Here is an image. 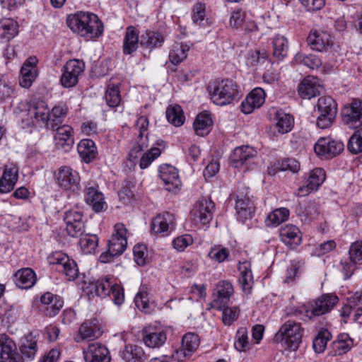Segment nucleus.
Wrapping results in <instances>:
<instances>
[{
  "instance_id": "obj_1",
  "label": "nucleus",
  "mask_w": 362,
  "mask_h": 362,
  "mask_svg": "<svg viewBox=\"0 0 362 362\" xmlns=\"http://www.w3.org/2000/svg\"><path fill=\"white\" fill-rule=\"evenodd\" d=\"M339 298L333 293H325L310 303V308L301 307L293 309L291 315L306 322L329 313L338 303Z\"/></svg>"
},
{
  "instance_id": "obj_2",
  "label": "nucleus",
  "mask_w": 362,
  "mask_h": 362,
  "mask_svg": "<svg viewBox=\"0 0 362 362\" xmlns=\"http://www.w3.org/2000/svg\"><path fill=\"white\" fill-rule=\"evenodd\" d=\"M211 101L218 105H226L238 98L236 83L232 79L216 80L208 86Z\"/></svg>"
},
{
  "instance_id": "obj_4",
  "label": "nucleus",
  "mask_w": 362,
  "mask_h": 362,
  "mask_svg": "<svg viewBox=\"0 0 362 362\" xmlns=\"http://www.w3.org/2000/svg\"><path fill=\"white\" fill-rule=\"evenodd\" d=\"M93 290L98 296L112 297L114 303L117 305H121L124 301V288L115 282L113 276H105L100 278L91 285V291Z\"/></svg>"
},
{
  "instance_id": "obj_58",
  "label": "nucleus",
  "mask_w": 362,
  "mask_h": 362,
  "mask_svg": "<svg viewBox=\"0 0 362 362\" xmlns=\"http://www.w3.org/2000/svg\"><path fill=\"white\" fill-rule=\"evenodd\" d=\"M18 24H0V40L9 42L18 34Z\"/></svg>"
},
{
  "instance_id": "obj_38",
  "label": "nucleus",
  "mask_w": 362,
  "mask_h": 362,
  "mask_svg": "<svg viewBox=\"0 0 362 362\" xmlns=\"http://www.w3.org/2000/svg\"><path fill=\"white\" fill-rule=\"evenodd\" d=\"M212 122L211 117L208 112L199 113L193 124L195 133L201 136L207 135L211 131Z\"/></svg>"
},
{
  "instance_id": "obj_17",
  "label": "nucleus",
  "mask_w": 362,
  "mask_h": 362,
  "mask_svg": "<svg viewBox=\"0 0 362 362\" xmlns=\"http://www.w3.org/2000/svg\"><path fill=\"white\" fill-rule=\"evenodd\" d=\"M307 40L311 49L317 52H326L332 45L331 35L320 30H311Z\"/></svg>"
},
{
  "instance_id": "obj_23",
  "label": "nucleus",
  "mask_w": 362,
  "mask_h": 362,
  "mask_svg": "<svg viewBox=\"0 0 362 362\" xmlns=\"http://www.w3.org/2000/svg\"><path fill=\"white\" fill-rule=\"evenodd\" d=\"M257 156V151L250 146L236 147L230 156V162L238 168L250 162Z\"/></svg>"
},
{
  "instance_id": "obj_45",
  "label": "nucleus",
  "mask_w": 362,
  "mask_h": 362,
  "mask_svg": "<svg viewBox=\"0 0 362 362\" xmlns=\"http://www.w3.org/2000/svg\"><path fill=\"white\" fill-rule=\"evenodd\" d=\"M165 115L168 121L175 127L182 126L185 120L182 109L179 105L169 106Z\"/></svg>"
},
{
  "instance_id": "obj_13",
  "label": "nucleus",
  "mask_w": 362,
  "mask_h": 362,
  "mask_svg": "<svg viewBox=\"0 0 362 362\" xmlns=\"http://www.w3.org/2000/svg\"><path fill=\"white\" fill-rule=\"evenodd\" d=\"M113 233L108 243V249L117 256L121 255L127 245V230L123 223L115 225Z\"/></svg>"
},
{
  "instance_id": "obj_61",
  "label": "nucleus",
  "mask_w": 362,
  "mask_h": 362,
  "mask_svg": "<svg viewBox=\"0 0 362 362\" xmlns=\"http://www.w3.org/2000/svg\"><path fill=\"white\" fill-rule=\"evenodd\" d=\"M351 340L347 335L341 336L332 343V347L335 355H341L350 349Z\"/></svg>"
},
{
  "instance_id": "obj_16",
  "label": "nucleus",
  "mask_w": 362,
  "mask_h": 362,
  "mask_svg": "<svg viewBox=\"0 0 362 362\" xmlns=\"http://www.w3.org/2000/svg\"><path fill=\"white\" fill-rule=\"evenodd\" d=\"M38 59L36 57H28L21 69L20 85L25 88L31 86L37 76V64Z\"/></svg>"
},
{
  "instance_id": "obj_43",
  "label": "nucleus",
  "mask_w": 362,
  "mask_h": 362,
  "mask_svg": "<svg viewBox=\"0 0 362 362\" xmlns=\"http://www.w3.org/2000/svg\"><path fill=\"white\" fill-rule=\"evenodd\" d=\"M189 49L190 46L187 44L175 45L169 53L170 62L175 65L179 64L187 58Z\"/></svg>"
},
{
  "instance_id": "obj_30",
  "label": "nucleus",
  "mask_w": 362,
  "mask_h": 362,
  "mask_svg": "<svg viewBox=\"0 0 362 362\" xmlns=\"http://www.w3.org/2000/svg\"><path fill=\"white\" fill-rule=\"evenodd\" d=\"M156 145L157 146H153L151 149L146 153L143 152L139 155V158L137 162H139V166L141 169H146L151 163L157 158L161 153V152L165 148V143L163 140H158ZM136 163V162H134Z\"/></svg>"
},
{
  "instance_id": "obj_22",
  "label": "nucleus",
  "mask_w": 362,
  "mask_h": 362,
  "mask_svg": "<svg viewBox=\"0 0 362 362\" xmlns=\"http://www.w3.org/2000/svg\"><path fill=\"white\" fill-rule=\"evenodd\" d=\"M175 217L169 212H164L157 215L153 220L151 230L153 233H168L174 228Z\"/></svg>"
},
{
  "instance_id": "obj_50",
  "label": "nucleus",
  "mask_w": 362,
  "mask_h": 362,
  "mask_svg": "<svg viewBox=\"0 0 362 362\" xmlns=\"http://www.w3.org/2000/svg\"><path fill=\"white\" fill-rule=\"evenodd\" d=\"M37 349V341L33 339L32 335L28 336L20 346L22 356L30 360L34 358Z\"/></svg>"
},
{
  "instance_id": "obj_39",
  "label": "nucleus",
  "mask_w": 362,
  "mask_h": 362,
  "mask_svg": "<svg viewBox=\"0 0 362 362\" xmlns=\"http://www.w3.org/2000/svg\"><path fill=\"white\" fill-rule=\"evenodd\" d=\"M68 111V107L62 103L54 106L50 112L48 127L54 129L56 127L62 126L61 124L66 117Z\"/></svg>"
},
{
  "instance_id": "obj_57",
  "label": "nucleus",
  "mask_w": 362,
  "mask_h": 362,
  "mask_svg": "<svg viewBox=\"0 0 362 362\" xmlns=\"http://www.w3.org/2000/svg\"><path fill=\"white\" fill-rule=\"evenodd\" d=\"M325 180V173L322 168H317L310 173L307 184L311 189L317 190Z\"/></svg>"
},
{
  "instance_id": "obj_51",
  "label": "nucleus",
  "mask_w": 362,
  "mask_h": 362,
  "mask_svg": "<svg viewBox=\"0 0 362 362\" xmlns=\"http://www.w3.org/2000/svg\"><path fill=\"white\" fill-rule=\"evenodd\" d=\"M331 333L327 329H322L319 331L313 341V347L316 353H322L328 341L331 339Z\"/></svg>"
},
{
  "instance_id": "obj_7",
  "label": "nucleus",
  "mask_w": 362,
  "mask_h": 362,
  "mask_svg": "<svg viewBox=\"0 0 362 362\" xmlns=\"http://www.w3.org/2000/svg\"><path fill=\"white\" fill-rule=\"evenodd\" d=\"M344 148V144L331 137H320L314 146L315 152L325 158L330 159L339 155Z\"/></svg>"
},
{
  "instance_id": "obj_35",
  "label": "nucleus",
  "mask_w": 362,
  "mask_h": 362,
  "mask_svg": "<svg viewBox=\"0 0 362 362\" xmlns=\"http://www.w3.org/2000/svg\"><path fill=\"white\" fill-rule=\"evenodd\" d=\"M139 45V33L136 28L130 25L126 30V34L123 42V53L132 54L134 52Z\"/></svg>"
},
{
  "instance_id": "obj_15",
  "label": "nucleus",
  "mask_w": 362,
  "mask_h": 362,
  "mask_svg": "<svg viewBox=\"0 0 362 362\" xmlns=\"http://www.w3.org/2000/svg\"><path fill=\"white\" fill-rule=\"evenodd\" d=\"M57 184L63 189L75 190L78 189L80 177L78 173L68 166L59 169L56 175Z\"/></svg>"
},
{
  "instance_id": "obj_63",
  "label": "nucleus",
  "mask_w": 362,
  "mask_h": 362,
  "mask_svg": "<svg viewBox=\"0 0 362 362\" xmlns=\"http://www.w3.org/2000/svg\"><path fill=\"white\" fill-rule=\"evenodd\" d=\"M134 258L139 266H144L148 259L147 247L144 244L136 245L133 248Z\"/></svg>"
},
{
  "instance_id": "obj_53",
  "label": "nucleus",
  "mask_w": 362,
  "mask_h": 362,
  "mask_svg": "<svg viewBox=\"0 0 362 362\" xmlns=\"http://www.w3.org/2000/svg\"><path fill=\"white\" fill-rule=\"evenodd\" d=\"M288 216L289 210L286 208L276 209L267 216L266 222L269 226H276L287 220Z\"/></svg>"
},
{
  "instance_id": "obj_19",
  "label": "nucleus",
  "mask_w": 362,
  "mask_h": 362,
  "mask_svg": "<svg viewBox=\"0 0 362 362\" xmlns=\"http://www.w3.org/2000/svg\"><path fill=\"white\" fill-rule=\"evenodd\" d=\"M83 354L86 362H110L111 360L108 349L100 343L89 344Z\"/></svg>"
},
{
  "instance_id": "obj_11",
  "label": "nucleus",
  "mask_w": 362,
  "mask_h": 362,
  "mask_svg": "<svg viewBox=\"0 0 362 362\" xmlns=\"http://www.w3.org/2000/svg\"><path fill=\"white\" fill-rule=\"evenodd\" d=\"M83 192L86 203L90 206L94 211L100 212L106 209L104 195L99 191L98 185L88 182Z\"/></svg>"
},
{
  "instance_id": "obj_5",
  "label": "nucleus",
  "mask_w": 362,
  "mask_h": 362,
  "mask_svg": "<svg viewBox=\"0 0 362 362\" xmlns=\"http://www.w3.org/2000/svg\"><path fill=\"white\" fill-rule=\"evenodd\" d=\"M343 122L351 129H356L362 126V100L354 98L344 105L341 110Z\"/></svg>"
},
{
  "instance_id": "obj_3",
  "label": "nucleus",
  "mask_w": 362,
  "mask_h": 362,
  "mask_svg": "<svg viewBox=\"0 0 362 362\" xmlns=\"http://www.w3.org/2000/svg\"><path fill=\"white\" fill-rule=\"evenodd\" d=\"M304 328L301 323L293 320L284 322L274 335L276 342L284 343L286 348L296 351L302 342Z\"/></svg>"
},
{
  "instance_id": "obj_54",
  "label": "nucleus",
  "mask_w": 362,
  "mask_h": 362,
  "mask_svg": "<svg viewBox=\"0 0 362 362\" xmlns=\"http://www.w3.org/2000/svg\"><path fill=\"white\" fill-rule=\"evenodd\" d=\"M239 270L240 272L239 283L244 292H250L253 284L252 271L250 268L245 264L240 266Z\"/></svg>"
},
{
  "instance_id": "obj_40",
  "label": "nucleus",
  "mask_w": 362,
  "mask_h": 362,
  "mask_svg": "<svg viewBox=\"0 0 362 362\" xmlns=\"http://www.w3.org/2000/svg\"><path fill=\"white\" fill-rule=\"evenodd\" d=\"M339 11L342 13V16L341 19L337 18L336 23H362V9L358 11L354 6H346L339 8Z\"/></svg>"
},
{
  "instance_id": "obj_59",
  "label": "nucleus",
  "mask_w": 362,
  "mask_h": 362,
  "mask_svg": "<svg viewBox=\"0 0 362 362\" xmlns=\"http://www.w3.org/2000/svg\"><path fill=\"white\" fill-rule=\"evenodd\" d=\"M351 297L348 298L347 303L340 310L341 316L348 317L354 313V320H357L362 315V308L358 307L355 303H352Z\"/></svg>"
},
{
  "instance_id": "obj_21",
  "label": "nucleus",
  "mask_w": 362,
  "mask_h": 362,
  "mask_svg": "<svg viewBox=\"0 0 362 362\" xmlns=\"http://www.w3.org/2000/svg\"><path fill=\"white\" fill-rule=\"evenodd\" d=\"M265 101V93L261 88L253 89L241 103L244 114H250L255 109L260 107Z\"/></svg>"
},
{
  "instance_id": "obj_10",
  "label": "nucleus",
  "mask_w": 362,
  "mask_h": 362,
  "mask_svg": "<svg viewBox=\"0 0 362 362\" xmlns=\"http://www.w3.org/2000/svg\"><path fill=\"white\" fill-rule=\"evenodd\" d=\"M55 132L54 140L56 148L64 152L69 151L74 146V130L69 125H62L51 129Z\"/></svg>"
},
{
  "instance_id": "obj_14",
  "label": "nucleus",
  "mask_w": 362,
  "mask_h": 362,
  "mask_svg": "<svg viewBox=\"0 0 362 362\" xmlns=\"http://www.w3.org/2000/svg\"><path fill=\"white\" fill-rule=\"evenodd\" d=\"M0 359L1 362H23L16 344L6 334L0 335Z\"/></svg>"
},
{
  "instance_id": "obj_24",
  "label": "nucleus",
  "mask_w": 362,
  "mask_h": 362,
  "mask_svg": "<svg viewBox=\"0 0 362 362\" xmlns=\"http://www.w3.org/2000/svg\"><path fill=\"white\" fill-rule=\"evenodd\" d=\"M319 79L308 76L303 78L298 86V93L302 98L310 99L320 95Z\"/></svg>"
},
{
  "instance_id": "obj_49",
  "label": "nucleus",
  "mask_w": 362,
  "mask_h": 362,
  "mask_svg": "<svg viewBox=\"0 0 362 362\" xmlns=\"http://www.w3.org/2000/svg\"><path fill=\"white\" fill-rule=\"evenodd\" d=\"M148 147V134H139L136 144L131 149L129 156L132 162H136L139 155Z\"/></svg>"
},
{
  "instance_id": "obj_37",
  "label": "nucleus",
  "mask_w": 362,
  "mask_h": 362,
  "mask_svg": "<svg viewBox=\"0 0 362 362\" xmlns=\"http://www.w3.org/2000/svg\"><path fill=\"white\" fill-rule=\"evenodd\" d=\"M217 296L214 303L217 305H226L230 301V296L233 293V287L228 281H221L216 286Z\"/></svg>"
},
{
  "instance_id": "obj_41",
  "label": "nucleus",
  "mask_w": 362,
  "mask_h": 362,
  "mask_svg": "<svg viewBox=\"0 0 362 362\" xmlns=\"http://www.w3.org/2000/svg\"><path fill=\"white\" fill-rule=\"evenodd\" d=\"M99 238L97 235L85 233L80 237L79 245L84 254L95 252L98 245Z\"/></svg>"
},
{
  "instance_id": "obj_18",
  "label": "nucleus",
  "mask_w": 362,
  "mask_h": 362,
  "mask_svg": "<svg viewBox=\"0 0 362 362\" xmlns=\"http://www.w3.org/2000/svg\"><path fill=\"white\" fill-rule=\"evenodd\" d=\"M40 303L45 315L50 317L57 315L64 305L62 298L51 292H46L42 295Z\"/></svg>"
},
{
  "instance_id": "obj_26",
  "label": "nucleus",
  "mask_w": 362,
  "mask_h": 362,
  "mask_svg": "<svg viewBox=\"0 0 362 362\" xmlns=\"http://www.w3.org/2000/svg\"><path fill=\"white\" fill-rule=\"evenodd\" d=\"M78 333L82 339L90 341L100 337L103 331L99 321L94 318L85 321L81 325Z\"/></svg>"
},
{
  "instance_id": "obj_27",
  "label": "nucleus",
  "mask_w": 362,
  "mask_h": 362,
  "mask_svg": "<svg viewBox=\"0 0 362 362\" xmlns=\"http://www.w3.org/2000/svg\"><path fill=\"white\" fill-rule=\"evenodd\" d=\"M199 344V336L193 332H188L182 337L181 346L177 354L182 355L185 358L190 357L197 351Z\"/></svg>"
},
{
  "instance_id": "obj_46",
  "label": "nucleus",
  "mask_w": 362,
  "mask_h": 362,
  "mask_svg": "<svg viewBox=\"0 0 362 362\" xmlns=\"http://www.w3.org/2000/svg\"><path fill=\"white\" fill-rule=\"evenodd\" d=\"M288 44L287 39L276 35L273 40V55L278 60H282L288 53Z\"/></svg>"
},
{
  "instance_id": "obj_36",
  "label": "nucleus",
  "mask_w": 362,
  "mask_h": 362,
  "mask_svg": "<svg viewBox=\"0 0 362 362\" xmlns=\"http://www.w3.org/2000/svg\"><path fill=\"white\" fill-rule=\"evenodd\" d=\"M274 119L276 122L274 124V128L279 134H284L291 131L294 122L291 115L277 111Z\"/></svg>"
},
{
  "instance_id": "obj_32",
  "label": "nucleus",
  "mask_w": 362,
  "mask_h": 362,
  "mask_svg": "<svg viewBox=\"0 0 362 362\" xmlns=\"http://www.w3.org/2000/svg\"><path fill=\"white\" fill-rule=\"evenodd\" d=\"M77 150L80 157L86 163H90L98 155L95 142L91 139H82L78 144Z\"/></svg>"
},
{
  "instance_id": "obj_44",
  "label": "nucleus",
  "mask_w": 362,
  "mask_h": 362,
  "mask_svg": "<svg viewBox=\"0 0 362 362\" xmlns=\"http://www.w3.org/2000/svg\"><path fill=\"white\" fill-rule=\"evenodd\" d=\"M164 42L163 36L158 32L147 30L141 35V45L149 48L160 47Z\"/></svg>"
},
{
  "instance_id": "obj_42",
  "label": "nucleus",
  "mask_w": 362,
  "mask_h": 362,
  "mask_svg": "<svg viewBox=\"0 0 362 362\" xmlns=\"http://www.w3.org/2000/svg\"><path fill=\"white\" fill-rule=\"evenodd\" d=\"M66 23H101L98 16L90 11H76L69 14L66 17Z\"/></svg>"
},
{
  "instance_id": "obj_9",
  "label": "nucleus",
  "mask_w": 362,
  "mask_h": 362,
  "mask_svg": "<svg viewBox=\"0 0 362 362\" xmlns=\"http://www.w3.org/2000/svg\"><path fill=\"white\" fill-rule=\"evenodd\" d=\"M142 341L151 349H158L164 345L167 340V333L161 327L148 326L142 330Z\"/></svg>"
},
{
  "instance_id": "obj_28",
  "label": "nucleus",
  "mask_w": 362,
  "mask_h": 362,
  "mask_svg": "<svg viewBox=\"0 0 362 362\" xmlns=\"http://www.w3.org/2000/svg\"><path fill=\"white\" fill-rule=\"evenodd\" d=\"M279 235L281 240L291 248L296 247L301 243L300 230L293 225H286L281 227Z\"/></svg>"
},
{
  "instance_id": "obj_20",
  "label": "nucleus",
  "mask_w": 362,
  "mask_h": 362,
  "mask_svg": "<svg viewBox=\"0 0 362 362\" xmlns=\"http://www.w3.org/2000/svg\"><path fill=\"white\" fill-rule=\"evenodd\" d=\"M235 210L237 218L242 223H244L246 220L252 218L255 214V208L253 202L247 196L240 194L237 195Z\"/></svg>"
},
{
  "instance_id": "obj_34",
  "label": "nucleus",
  "mask_w": 362,
  "mask_h": 362,
  "mask_svg": "<svg viewBox=\"0 0 362 362\" xmlns=\"http://www.w3.org/2000/svg\"><path fill=\"white\" fill-rule=\"evenodd\" d=\"M30 114L37 122H42L48 126L50 111L47 103L43 100H38L33 103L30 109Z\"/></svg>"
},
{
  "instance_id": "obj_8",
  "label": "nucleus",
  "mask_w": 362,
  "mask_h": 362,
  "mask_svg": "<svg viewBox=\"0 0 362 362\" xmlns=\"http://www.w3.org/2000/svg\"><path fill=\"white\" fill-rule=\"evenodd\" d=\"M214 209L211 199L202 198L194 204L190 213L194 222L206 225L212 220Z\"/></svg>"
},
{
  "instance_id": "obj_56",
  "label": "nucleus",
  "mask_w": 362,
  "mask_h": 362,
  "mask_svg": "<svg viewBox=\"0 0 362 362\" xmlns=\"http://www.w3.org/2000/svg\"><path fill=\"white\" fill-rule=\"evenodd\" d=\"M57 269L64 274L68 281H74L78 276V267L76 262L72 259H68L60 268H57Z\"/></svg>"
},
{
  "instance_id": "obj_60",
  "label": "nucleus",
  "mask_w": 362,
  "mask_h": 362,
  "mask_svg": "<svg viewBox=\"0 0 362 362\" xmlns=\"http://www.w3.org/2000/svg\"><path fill=\"white\" fill-rule=\"evenodd\" d=\"M296 60L308 66L311 69H316L322 65L321 59L315 54L305 55L298 54L296 56Z\"/></svg>"
},
{
  "instance_id": "obj_31",
  "label": "nucleus",
  "mask_w": 362,
  "mask_h": 362,
  "mask_svg": "<svg viewBox=\"0 0 362 362\" xmlns=\"http://www.w3.org/2000/svg\"><path fill=\"white\" fill-rule=\"evenodd\" d=\"M119 355L124 362H144L146 355L144 349L134 344H127L120 351Z\"/></svg>"
},
{
  "instance_id": "obj_62",
  "label": "nucleus",
  "mask_w": 362,
  "mask_h": 362,
  "mask_svg": "<svg viewBox=\"0 0 362 362\" xmlns=\"http://www.w3.org/2000/svg\"><path fill=\"white\" fill-rule=\"evenodd\" d=\"M234 346L238 351H245L249 349L250 344L245 328H240L238 330Z\"/></svg>"
},
{
  "instance_id": "obj_48",
  "label": "nucleus",
  "mask_w": 362,
  "mask_h": 362,
  "mask_svg": "<svg viewBox=\"0 0 362 362\" xmlns=\"http://www.w3.org/2000/svg\"><path fill=\"white\" fill-rule=\"evenodd\" d=\"M218 306V309L222 311V322L225 325L230 326L238 320L240 315L238 307H229L228 305Z\"/></svg>"
},
{
  "instance_id": "obj_55",
  "label": "nucleus",
  "mask_w": 362,
  "mask_h": 362,
  "mask_svg": "<svg viewBox=\"0 0 362 362\" xmlns=\"http://www.w3.org/2000/svg\"><path fill=\"white\" fill-rule=\"evenodd\" d=\"M317 106L319 112H329L331 116L334 113H337V104L330 96L320 97L318 99Z\"/></svg>"
},
{
  "instance_id": "obj_29",
  "label": "nucleus",
  "mask_w": 362,
  "mask_h": 362,
  "mask_svg": "<svg viewBox=\"0 0 362 362\" xmlns=\"http://www.w3.org/2000/svg\"><path fill=\"white\" fill-rule=\"evenodd\" d=\"M68 27L74 33L83 37H99L103 33V24H67Z\"/></svg>"
},
{
  "instance_id": "obj_47",
  "label": "nucleus",
  "mask_w": 362,
  "mask_h": 362,
  "mask_svg": "<svg viewBox=\"0 0 362 362\" xmlns=\"http://www.w3.org/2000/svg\"><path fill=\"white\" fill-rule=\"evenodd\" d=\"M269 54L265 49L251 50L248 52L246 59L247 64L250 66H255L264 64L265 62L269 64L268 59Z\"/></svg>"
},
{
  "instance_id": "obj_33",
  "label": "nucleus",
  "mask_w": 362,
  "mask_h": 362,
  "mask_svg": "<svg viewBox=\"0 0 362 362\" xmlns=\"http://www.w3.org/2000/svg\"><path fill=\"white\" fill-rule=\"evenodd\" d=\"M16 284L21 288L28 289L33 287L37 281L35 272L30 268L18 270L16 274Z\"/></svg>"
},
{
  "instance_id": "obj_6",
  "label": "nucleus",
  "mask_w": 362,
  "mask_h": 362,
  "mask_svg": "<svg viewBox=\"0 0 362 362\" xmlns=\"http://www.w3.org/2000/svg\"><path fill=\"white\" fill-rule=\"evenodd\" d=\"M85 69L84 63L78 59L68 61L63 67V73L60 78L62 85L64 88H72L78 81V76Z\"/></svg>"
},
{
  "instance_id": "obj_52",
  "label": "nucleus",
  "mask_w": 362,
  "mask_h": 362,
  "mask_svg": "<svg viewBox=\"0 0 362 362\" xmlns=\"http://www.w3.org/2000/svg\"><path fill=\"white\" fill-rule=\"evenodd\" d=\"M105 98L110 107H118L121 103L119 87L115 84H109L105 91Z\"/></svg>"
},
{
  "instance_id": "obj_12",
  "label": "nucleus",
  "mask_w": 362,
  "mask_h": 362,
  "mask_svg": "<svg viewBox=\"0 0 362 362\" xmlns=\"http://www.w3.org/2000/svg\"><path fill=\"white\" fill-rule=\"evenodd\" d=\"M159 176L166 190L175 193L180 189L181 182L178 172L174 166L168 164L160 165Z\"/></svg>"
},
{
  "instance_id": "obj_64",
  "label": "nucleus",
  "mask_w": 362,
  "mask_h": 362,
  "mask_svg": "<svg viewBox=\"0 0 362 362\" xmlns=\"http://www.w3.org/2000/svg\"><path fill=\"white\" fill-rule=\"evenodd\" d=\"M136 306L144 313L150 312L148 293L146 291L140 290L134 298Z\"/></svg>"
},
{
  "instance_id": "obj_25",
  "label": "nucleus",
  "mask_w": 362,
  "mask_h": 362,
  "mask_svg": "<svg viewBox=\"0 0 362 362\" xmlns=\"http://www.w3.org/2000/svg\"><path fill=\"white\" fill-rule=\"evenodd\" d=\"M18 179V168L16 165H6L0 178V192L8 193L13 190Z\"/></svg>"
}]
</instances>
